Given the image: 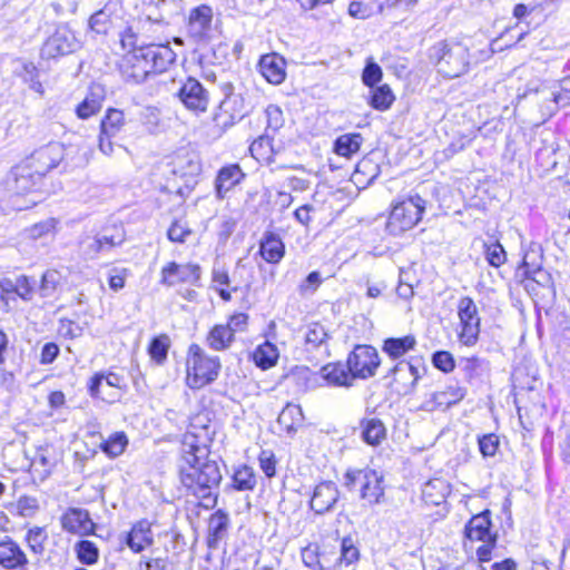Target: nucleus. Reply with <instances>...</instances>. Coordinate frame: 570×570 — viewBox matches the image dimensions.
Masks as SVG:
<instances>
[{
  "mask_svg": "<svg viewBox=\"0 0 570 570\" xmlns=\"http://www.w3.org/2000/svg\"><path fill=\"white\" fill-rule=\"evenodd\" d=\"M234 340L232 330L223 324L215 325L206 337L207 345L214 351L227 350Z\"/></svg>",
  "mask_w": 570,
  "mask_h": 570,
  "instance_id": "nucleus-33",
  "label": "nucleus"
},
{
  "mask_svg": "<svg viewBox=\"0 0 570 570\" xmlns=\"http://www.w3.org/2000/svg\"><path fill=\"white\" fill-rule=\"evenodd\" d=\"M382 76L383 72L381 67L372 59H368L362 72L363 83L370 88H373L377 82L381 81Z\"/></svg>",
  "mask_w": 570,
  "mask_h": 570,
  "instance_id": "nucleus-51",
  "label": "nucleus"
},
{
  "mask_svg": "<svg viewBox=\"0 0 570 570\" xmlns=\"http://www.w3.org/2000/svg\"><path fill=\"white\" fill-rule=\"evenodd\" d=\"M432 364L443 373H450L455 368V360L448 351H436L432 354Z\"/></svg>",
  "mask_w": 570,
  "mask_h": 570,
  "instance_id": "nucleus-52",
  "label": "nucleus"
},
{
  "mask_svg": "<svg viewBox=\"0 0 570 570\" xmlns=\"http://www.w3.org/2000/svg\"><path fill=\"white\" fill-rule=\"evenodd\" d=\"M391 377V384L394 385L399 394L407 395L414 392L417 381L421 377L419 366L407 361H400L395 364L385 379Z\"/></svg>",
  "mask_w": 570,
  "mask_h": 570,
  "instance_id": "nucleus-12",
  "label": "nucleus"
},
{
  "mask_svg": "<svg viewBox=\"0 0 570 570\" xmlns=\"http://www.w3.org/2000/svg\"><path fill=\"white\" fill-rule=\"evenodd\" d=\"M153 542L151 524L147 520L136 522L126 535V544L136 553L141 552Z\"/></svg>",
  "mask_w": 570,
  "mask_h": 570,
  "instance_id": "nucleus-24",
  "label": "nucleus"
},
{
  "mask_svg": "<svg viewBox=\"0 0 570 570\" xmlns=\"http://www.w3.org/2000/svg\"><path fill=\"white\" fill-rule=\"evenodd\" d=\"M220 366L218 356H209L198 344H191L186 360L188 386L197 390L213 383L218 377Z\"/></svg>",
  "mask_w": 570,
  "mask_h": 570,
  "instance_id": "nucleus-4",
  "label": "nucleus"
},
{
  "mask_svg": "<svg viewBox=\"0 0 570 570\" xmlns=\"http://www.w3.org/2000/svg\"><path fill=\"white\" fill-rule=\"evenodd\" d=\"M259 466L267 478L276 474V459L272 451L263 450L258 456Z\"/></svg>",
  "mask_w": 570,
  "mask_h": 570,
  "instance_id": "nucleus-54",
  "label": "nucleus"
},
{
  "mask_svg": "<svg viewBox=\"0 0 570 570\" xmlns=\"http://www.w3.org/2000/svg\"><path fill=\"white\" fill-rule=\"evenodd\" d=\"M213 17V9L207 4H200L189 11L186 29L195 42H202L209 38Z\"/></svg>",
  "mask_w": 570,
  "mask_h": 570,
  "instance_id": "nucleus-13",
  "label": "nucleus"
},
{
  "mask_svg": "<svg viewBox=\"0 0 570 570\" xmlns=\"http://www.w3.org/2000/svg\"><path fill=\"white\" fill-rule=\"evenodd\" d=\"M129 272L127 268L114 267L109 271L108 284L114 292H118L125 287L126 278Z\"/></svg>",
  "mask_w": 570,
  "mask_h": 570,
  "instance_id": "nucleus-57",
  "label": "nucleus"
},
{
  "mask_svg": "<svg viewBox=\"0 0 570 570\" xmlns=\"http://www.w3.org/2000/svg\"><path fill=\"white\" fill-rule=\"evenodd\" d=\"M59 283V273L53 269H49L43 273L41 277V283L39 286V293L42 297L51 296Z\"/></svg>",
  "mask_w": 570,
  "mask_h": 570,
  "instance_id": "nucleus-53",
  "label": "nucleus"
},
{
  "mask_svg": "<svg viewBox=\"0 0 570 570\" xmlns=\"http://www.w3.org/2000/svg\"><path fill=\"white\" fill-rule=\"evenodd\" d=\"M322 284V276L320 272H311L304 281L299 284L298 291L301 295L313 294Z\"/></svg>",
  "mask_w": 570,
  "mask_h": 570,
  "instance_id": "nucleus-56",
  "label": "nucleus"
},
{
  "mask_svg": "<svg viewBox=\"0 0 570 570\" xmlns=\"http://www.w3.org/2000/svg\"><path fill=\"white\" fill-rule=\"evenodd\" d=\"M426 208V200L420 195H411L397 202L391 209L385 229L392 236H400L416 226Z\"/></svg>",
  "mask_w": 570,
  "mask_h": 570,
  "instance_id": "nucleus-5",
  "label": "nucleus"
},
{
  "mask_svg": "<svg viewBox=\"0 0 570 570\" xmlns=\"http://www.w3.org/2000/svg\"><path fill=\"white\" fill-rule=\"evenodd\" d=\"M124 240L125 236L122 233L105 230L94 237H87L81 243V249L87 259H96L99 255L107 254L116 246L121 245Z\"/></svg>",
  "mask_w": 570,
  "mask_h": 570,
  "instance_id": "nucleus-14",
  "label": "nucleus"
},
{
  "mask_svg": "<svg viewBox=\"0 0 570 570\" xmlns=\"http://www.w3.org/2000/svg\"><path fill=\"white\" fill-rule=\"evenodd\" d=\"M285 59L277 53L262 56L258 62L262 76L273 85H279L285 80Z\"/></svg>",
  "mask_w": 570,
  "mask_h": 570,
  "instance_id": "nucleus-23",
  "label": "nucleus"
},
{
  "mask_svg": "<svg viewBox=\"0 0 570 570\" xmlns=\"http://www.w3.org/2000/svg\"><path fill=\"white\" fill-rule=\"evenodd\" d=\"M62 158L61 146L57 142H50L36 150L30 159L29 167L33 170L30 176L37 175L43 177L48 171L58 166Z\"/></svg>",
  "mask_w": 570,
  "mask_h": 570,
  "instance_id": "nucleus-15",
  "label": "nucleus"
},
{
  "mask_svg": "<svg viewBox=\"0 0 570 570\" xmlns=\"http://www.w3.org/2000/svg\"><path fill=\"white\" fill-rule=\"evenodd\" d=\"M458 315L461 325L460 342L465 346L475 345L480 334V317L478 307L471 297L464 296L459 301Z\"/></svg>",
  "mask_w": 570,
  "mask_h": 570,
  "instance_id": "nucleus-8",
  "label": "nucleus"
},
{
  "mask_svg": "<svg viewBox=\"0 0 570 570\" xmlns=\"http://www.w3.org/2000/svg\"><path fill=\"white\" fill-rule=\"evenodd\" d=\"M430 59L445 78L464 75L470 67L469 48L462 42L441 41L430 49Z\"/></svg>",
  "mask_w": 570,
  "mask_h": 570,
  "instance_id": "nucleus-2",
  "label": "nucleus"
},
{
  "mask_svg": "<svg viewBox=\"0 0 570 570\" xmlns=\"http://www.w3.org/2000/svg\"><path fill=\"white\" fill-rule=\"evenodd\" d=\"M200 279V267L196 264H177L170 262L161 268L160 283L174 286L178 283L197 284Z\"/></svg>",
  "mask_w": 570,
  "mask_h": 570,
  "instance_id": "nucleus-16",
  "label": "nucleus"
},
{
  "mask_svg": "<svg viewBox=\"0 0 570 570\" xmlns=\"http://www.w3.org/2000/svg\"><path fill=\"white\" fill-rule=\"evenodd\" d=\"M542 262L543 256L540 246L532 244L524 253L522 263L518 268V273L523 276L534 269H539V267H542Z\"/></svg>",
  "mask_w": 570,
  "mask_h": 570,
  "instance_id": "nucleus-42",
  "label": "nucleus"
},
{
  "mask_svg": "<svg viewBox=\"0 0 570 570\" xmlns=\"http://www.w3.org/2000/svg\"><path fill=\"white\" fill-rule=\"evenodd\" d=\"M460 366L465 380L471 384L482 380L490 371L489 362L478 356L462 358Z\"/></svg>",
  "mask_w": 570,
  "mask_h": 570,
  "instance_id": "nucleus-28",
  "label": "nucleus"
},
{
  "mask_svg": "<svg viewBox=\"0 0 570 570\" xmlns=\"http://www.w3.org/2000/svg\"><path fill=\"white\" fill-rule=\"evenodd\" d=\"M78 560L87 566L95 564L99 558L97 546L89 540H80L75 546Z\"/></svg>",
  "mask_w": 570,
  "mask_h": 570,
  "instance_id": "nucleus-46",
  "label": "nucleus"
},
{
  "mask_svg": "<svg viewBox=\"0 0 570 570\" xmlns=\"http://www.w3.org/2000/svg\"><path fill=\"white\" fill-rule=\"evenodd\" d=\"M499 448V438L495 434H485L479 439V449L483 456H493Z\"/></svg>",
  "mask_w": 570,
  "mask_h": 570,
  "instance_id": "nucleus-58",
  "label": "nucleus"
},
{
  "mask_svg": "<svg viewBox=\"0 0 570 570\" xmlns=\"http://www.w3.org/2000/svg\"><path fill=\"white\" fill-rule=\"evenodd\" d=\"M220 91L224 98L214 114L213 120L217 127L226 130L242 120L248 110L242 88L236 89L232 82L226 81L220 83Z\"/></svg>",
  "mask_w": 570,
  "mask_h": 570,
  "instance_id": "nucleus-6",
  "label": "nucleus"
},
{
  "mask_svg": "<svg viewBox=\"0 0 570 570\" xmlns=\"http://www.w3.org/2000/svg\"><path fill=\"white\" fill-rule=\"evenodd\" d=\"M395 97L387 85L371 88L370 105L376 110H386L393 104Z\"/></svg>",
  "mask_w": 570,
  "mask_h": 570,
  "instance_id": "nucleus-39",
  "label": "nucleus"
},
{
  "mask_svg": "<svg viewBox=\"0 0 570 570\" xmlns=\"http://www.w3.org/2000/svg\"><path fill=\"white\" fill-rule=\"evenodd\" d=\"M363 140L358 132L341 135L334 141V151L340 156L350 158L360 150Z\"/></svg>",
  "mask_w": 570,
  "mask_h": 570,
  "instance_id": "nucleus-34",
  "label": "nucleus"
},
{
  "mask_svg": "<svg viewBox=\"0 0 570 570\" xmlns=\"http://www.w3.org/2000/svg\"><path fill=\"white\" fill-rule=\"evenodd\" d=\"M485 246V258L493 267H500L507 259V254L503 246L499 242L491 243Z\"/></svg>",
  "mask_w": 570,
  "mask_h": 570,
  "instance_id": "nucleus-50",
  "label": "nucleus"
},
{
  "mask_svg": "<svg viewBox=\"0 0 570 570\" xmlns=\"http://www.w3.org/2000/svg\"><path fill=\"white\" fill-rule=\"evenodd\" d=\"M340 499V490L333 481L318 483L311 498L309 507L317 514L332 511Z\"/></svg>",
  "mask_w": 570,
  "mask_h": 570,
  "instance_id": "nucleus-17",
  "label": "nucleus"
},
{
  "mask_svg": "<svg viewBox=\"0 0 570 570\" xmlns=\"http://www.w3.org/2000/svg\"><path fill=\"white\" fill-rule=\"evenodd\" d=\"M303 421V412L299 405L287 404L279 413L277 423L282 425L286 432L291 433L296 430Z\"/></svg>",
  "mask_w": 570,
  "mask_h": 570,
  "instance_id": "nucleus-38",
  "label": "nucleus"
},
{
  "mask_svg": "<svg viewBox=\"0 0 570 570\" xmlns=\"http://www.w3.org/2000/svg\"><path fill=\"white\" fill-rule=\"evenodd\" d=\"M259 253L267 263L277 264L285 255V245L278 235L266 232L259 243Z\"/></svg>",
  "mask_w": 570,
  "mask_h": 570,
  "instance_id": "nucleus-26",
  "label": "nucleus"
},
{
  "mask_svg": "<svg viewBox=\"0 0 570 570\" xmlns=\"http://www.w3.org/2000/svg\"><path fill=\"white\" fill-rule=\"evenodd\" d=\"M105 99V87L100 83L92 82L82 101L76 106V116L81 120H87L97 115L101 110Z\"/></svg>",
  "mask_w": 570,
  "mask_h": 570,
  "instance_id": "nucleus-19",
  "label": "nucleus"
},
{
  "mask_svg": "<svg viewBox=\"0 0 570 570\" xmlns=\"http://www.w3.org/2000/svg\"><path fill=\"white\" fill-rule=\"evenodd\" d=\"M253 358L262 370L271 368L278 360V350L274 344L266 342L255 350Z\"/></svg>",
  "mask_w": 570,
  "mask_h": 570,
  "instance_id": "nucleus-36",
  "label": "nucleus"
},
{
  "mask_svg": "<svg viewBox=\"0 0 570 570\" xmlns=\"http://www.w3.org/2000/svg\"><path fill=\"white\" fill-rule=\"evenodd\" d=\"M29 559L10 537L0 541V567L4 570H28Z\"/></svg>",
  "mask_w": 570,
  "mask_h": 570,
  "instance_id": "nucleus-18",
  "label": "nucleus"
},
{
  "mask_svg": "<svg viewBox=\"0 0 570 570\" xmlns=\"http://www.w3.org/2000/svg\"><path fill=\"white\" fill-rule=\"evenodd\" d=\"M62 529L75 534H88L94 529L89 512L79 508L69 509L61 518Z\"/></svg>",
  "mask_w": 570,
  "mask_h": 570,
  "instance_id": "nucleus-22",
  "label": "nucleus"
},
{
  "mask_svg": "<svg viewBox=\"0 0 570 570\" xmlns=\"http://www.w3.org/2000/svg\"><path fill=\"white\" fill-rule=\"evenodd\" d=\"M490 528V511L485 510L469 520L464 534L471 541L495 542L497 537L491 534Z\"/></svg>",
  "mask_w": 570,
  "mask_h": 570,
  "instance_id": "nucleus-21",
  "label": "nucleus"
},
{
  "mask_svg": "<svg viewBox=\"0 0 570 570\" xmlns=\"http://www.w3.org/2000/svg\"><path fill=\"white\" fill-rule=\"evenodd\" d=\"M128 445V438L124 432H116L101 444V450L110 458H117L124 453Z\"/></svg>",
  "mask_w": 570,
  "mask_h": 570,
  "instance_id": "nucleus-47",
  "label": "nucleus"
},
{
  "mask_svg": "<svg viewBox=\"0 0 570 570\" xmlns=\"http://www.w3.org/2000/svg\"><path fill=\"white\" fill-rule=\"evenodd\" d=\"M322 377L331 385L350 387L354 384V377L347 367V363H330L321 368Z\"/></svg>",
  "mask_w": 570,
  "mask_h": 570,
  "instance_id": "nucleus-27",
  "label": "nucleus"
},
{
  "mask_svg": "<svg viewBox=\"0 0 570 570\" xmlns=\"http://www.w3.org/2000/svg\"><path fill=\"white\" fill-rule=\"evenodd\" d=\"M361 428L362 439L368 445H379L386 439V428L377 417L362 420Z\"/></svg>",
  "mask_w": 570,
  "mask_h": 570,
  "instance_id": "nucleus-29",
  "label": "nucleus"
},
{
  "mask_svg": "<svg viewBox=\"0 0 570 570\" xmlns=\"http://www.w3.org/2000/svg\"><path fill=\"white\" fill-rule=\"evenodd\" d=\"M109 23V14L105 10L95 12L89 19L90 28L97 33H106Z\"/></svg>",
  "mask_w": 570,
  "mask_h": 570,
  "instance_id": "nucleus-62",
  "label": "nucleus"
},
{
  "mask_svg": "<svg viewBox=\"0 0 570 570\" xmlns=\"http://www.w3.org/2000/svg\"><path fill=\"white\" fill-rule=\"evenodd\" d=\"M17 508L22 517H31L39 509L38 500L33 497L23 495L18 500Z\"/></svg>",
  "mask_w": 570,
  "mask_h": 570,
  "instance_id": "nucleus-63",
  "label": "nucleus"
},
{
  "mask_svg": "<svg viewBox=\"0 0 570 570\" xmlns=\"http://www.w3.org/2000/svg\"><path fill=\"white\" fill-rule=\"evenodd\" d=\"M245 177L237 164L228 165L219 169L215 180L217 197L223 199L226 194Z\"/></svg>",
  "mask_w": 570,
  "mask_h": 570,
  "instance_id": "nucleus-25",
  "label": "nucleus"
},
{
  "mask_svg": "<svg viewBox=\"0 0 570 570\" xmlns=\"http://www.w3.org/2000/svg\"><path fill=\"white\" fill-rule=\"evenodd\" d=\"M230 519L227 512L217 510L208 520L206 544L209 550H217L228 534Z\"/></svg>",
  "mask_w": 570,
  "mask_h": 570,
  "instance_id": "nucleus-20",
  "label": "nucleus"
},
{
  "mask_svg": "<svg viewBox=\"0 0 570 570\" xmlns=\"http://www.w3.org/2000/svg\"><path fill=\"white\" fill-rule=\"evenodd\" d=\"M48 540L46 528L33 527L30 528L26 534V541L30 551L37 556H42L45 552V543Z\"/></svg>",
  "mask_w": 570,
  "mask_h": 570,
  "instance_id": "nucleus-45",
  "label": "nucleus"
},
{
  "mask_svg": "<svg viewBox=\"0 0 570 570\" xmlns=\"http://www.w3.org/2000/svg\"><path fill=\"white\" fill-rule=\"evenodd\" d=\"M179 475L186 492L200 501L205 509L217 504L223 480L218 461L209 456L205 445L198 444L195 434L187 433L181 442Z\"/></svg>",
  "mask_w": 570,
  "mask_h": 570,
  "instance_id": "nucleus-1",
  "label": "nucleus"
},
{
  "mask_svg": "<svg viewBox=\"0 0 570 570\" xmlns=\"http://www.w3.org/2000/svg\"><path fill=\"white\" fill-rule=\"evenodd\" d=\"M360 559V550L355 546L352 537H344L341 542V563L350 566Z\"/></svg>",
  "mask_w": 570,
  "mask_h": 570,
  "instance_id": "nucleus-49",
  "label": "nucleus"
},
{
  "mask_svg": "<svg viewBox=\"0 0 570 570\" xmlns=\"http://www.w3.org/2000/svg\"><path fill=\"white\" fill-rule=\"evenodd\" d=\"M466 390L458 384L449 385L443 391L435 392V400L439 404L449 407L464 399Z\"/></svg>",
  "mask_w": 570,
  "mask_h": 570,
  "instance_id": "nucleus-44",
  "label": "nucleus"
},
{
  "mask_svg": "<svg viewBox=\"0 0 570 570\" xmlns=\"http://www.w3.org/2000/svg\"><path fill=\"white\" fill-rule=\"evenodd\" d=\"M266 122H267V129H272L273 131H276L278 128L283 126V112L282 110L274 105H269L266 108Z\"/></svg>",
  "mask_w": 570,
  "mask_h": 570,
  "instance_id": "nucleus-59",
  "label": "nucleus"
},
{
  "mask_svg": "<svg viewBox=\"0 0 570 570\" xmlns=\"http://www.w3.org/2000/svg\"><path fill=\"white\" fill-rule=\"evenodd\" d=\"M35 282H31L28 276L21 275L16 279L17 295L23 301H31L33 295Z\"/></svg>",
  "mask_w": 570,
  "mask_h": 570,
  "instance_id": "nucleus-60",
  "label": "nucleus"
},
{
  "mask_svg": "<svg viewBox=\"0 0 570 570\" xmlns=\"http://www.w3.org/2000/svg\"><path fill=\"white\" fill-rule=\"evenodd\" d=\"M330 335L325 327L320 323H313L308 326L305 334V344L307 350H317L327 345Z\"/></svg>",
  "mask_w": 570,
  "mask_h": 570,
  "instance_id": "nucleus-41",
  "label": "nucleus"
},
{
  "mask_svg": "<svg viewBox=\"0 0 570 570\" xmlns=\"http://www.w3.org/2000/svg\"><path fill=\"white\" fill-rule=\"evenodd\" d=\"M125 124L126 121L122 110L108 108L100 121V131H102V135L117 136L124 128Z\"/></svg>",
  "mask_w": 570,
  "mask_h": 570,
  "instance_id": "nucleus-35",
  "label": "nucleus"
},
{
  "mask_svg": "<svg viewBox=\"0 0 570 570\" xmlns=\"http://www.w3.org/2000/svg\"><path fill=\"white\" fill-rule=\"evenodd\" d=\"M59 346L56 343H46L41 350L40 363L43 365L51 364L59 355Z\"/></svg>",
  "mask_w": 570,
  "mask_h": 570,
  "instance_id": "nucleus-64",
  "label": "nucleus"
},
{
  "mask_svg": "<svg viewBox=\"0 0 570 570\" xmlns=\"http://www.w3.org/2000/svg\"><path fill=\"white\" fill-rule=\"evenodd\" d=\"M168 569V558H147L142 557L138 563L137 570H167Z\"/></svg>",
  "mask_w": 570,
  "mask_h": 570,
  "instance_id": "nucleus-61",
  "label": "nucleus"
},
{
  "mask_svg": "<svg viewBox=\"0 0 570 570\" xmlns=\"http://www.w3.org/2000/svg\"><path fill=\"white\" fill-rule=\"evenodd\" d=\"M150 73L149 67L138 57V52L134 53L131 62L122 70L125 81L132 85L142 83Z\"/></svg>",
  "mask_w": 570,
  "mask_h": 570,
  "instance_id": "nucleus-31",
  "label": "nucleus"
},
{
  "mask_svg": "<svg viewBox=\"0 0 570 570\" xmlns=\"http://www.w3.org/2000/svg\"><path fill=\"white\" fill-rule=\"evenodd\" d=\"M56 224L57 222L53 218L37 223L27 230L28 236L32 239H38L53 232Z\"/></svg>",
  "mask_w": 570,
  "mask_h": 570,
  "instance_id": "nucleus-55",
  "label": "nucleus"
},
{
  "mask_svg": "<svg viewBox=\"0 0 570 570\" xmlns=\"http://www.w3.org/2000/svg\"><path fill=\"white\" fill-rule=\"evenodd\" d=\"M169 347L170 340L168 335L161 334L151 340L148 346V354L154 362L161 365L167 360Z\"/></svg>",
  "mask_w": 570,
  "mask_h": 570,
  "instance_id": "nucleus-40",
  "label": "nucleus"
},
{
  "mask_svg": "<svg viewBox=\"0 0 570 570\" xmlns=\"http://www.w3.org/2000/svg\"><path fill=\"white\" fill-rule=\"evenodd\" d=\"M450 493V487L443 479H432L422 489V495L426 503L439 505Z\"/></svg>",
  "mask_w": 570,
  "mask_h": 570,
  "instance_id": "nucleus-32",
  "label": "nucleus"
},
{
  "mask_svg": "<svg viewBox=\"0 0 570 570\" xmlns=\"http://www.w3.org/2000/svg\"><path fill=\"white\" fill-rule=\"evenodd\" d=\"M343 487L351 493H358L370 507L384 500L383 475L370 468L348 469L343 475Z\"/></svg>",
  "mask_w": 570,
  "mask_h": 570,
  "instance_id": "nucleus-3",
  "label": "nucleus"
},
{
  "mask_svg": "<svg viewBox=\"0 0 570 570\" xmlns=\"http://www.w3.org/2000/svg\"><path fill=\"white\" fill-rule=\"evenodd\" d=\"M415 345V337L413 335H405L403 337H390L384 340L382 350L391 358L396 360L413 350Z\"/></svg>",
  "mask_w": 570,
  "mask_h": 570,
  "instance_id": "nucleus-30",
  "label": "nucleus"
},
{
  "mask_svg": "<svg viewBox=\"0 0 570 570\" xmlns=\"http://www.w3.org/2000/svg\"><path fill=\"white\" fill-rule=\"evenodd\" d=\"M232 480L233 487L237 491L253 490L257 483L253 468L246 464H243L235 469Z\"/></svg>",
  "mask_w": 570,
  "mask_h": 570,
  "instance_id": "nucleus-37",
  "label": "nucleus"
},
{
  "mask_svg": "<svg viewBox=\"0 0 570 570\" xmlns=\"http://www.w3.org/2000/svg\"><path fill=\"white\" fill-rule=\"evenodd\" d=\"M138 57L142 58L149 67L151 73H159L173 65L176 60V53L169 43H151L139 48Z\"/></svg>",
  "mask_w": 570,
  "mask_h": 570,
  "instance_id": "nucleus-11",
  "label": "nucleus"
},
{
  "mask_svg": "<svg viewBox=\"0 0 570 570\" xmlns=\"http://www.w3.org/2000/svg\"><path fill=\"white\" fill-rule=\"evenodd\" d=\"M354 380H368L376 374L381 357L371 345H356L346 358Z\"/></svg>",
  "mask_w": 570,
  "mask_h": 570,
  "instance_id": "nucleus-7",
  "label": "nucleus"
},
{
  "mask_svg": "<svg viewBox=\"0 0 570 570\" xmlns=\"http://www.w3.org/2000/svg\"><path fill=\"white\" fill-rule=\"evenodd\" d=\"M177 97L180 102L195 114L205 112L210 101L209 91L196 78L188 77L179 88Z\"/></svg>",
  "mask_w": 570,
  "mask_h": 570,
  "instance_id": "nucleus-9",
  "label": "nucleus"
},
{
  "mask_svg": "<svg viewBox=\"0 0 570 570\" xmlns=\"http://www.w3.org/2000/svg\"><path fill=\"white\" fill-rule=\"evenodd\" d=\"M569 105L570 96L566 92L562 86H560V90H553L550 92V96L543 102L542 108L546 110V114L551 117L556 115L560 108Z\"/></svg>",
  "mask_w": 570,
  "mask_h": 570,
  "instance_id": "nucleus-43",
  "label": "nucleus"
},
{
  "mask_svg": "<svg viewBox=\"0 0 570 570\" xmlns=\"http://www.w3.org/2000/svg\"><path fill=\"white\" fill-rule=\"evenodd\" d=\"M79 43L73 32L66 26H60L46 40L41 48L43 58L53 59L59 56L72 53Z\"/></svg>",
  "mask_w": 570,
  "mask_h": 570,
  "instance_id": "nucleus-10",
  "label": "nucleus"
},
{
  "mask_svg": "<svg viewBox=\"0 0 570 570\" xmlns=\"http://www.w3.org/2000/svg\"><path fill=\"white\" fill-rule=\"evenodd\" d=\"M303 563L312 570H325L320 561V547L317 543H309L301 551Z\"/></svg>",
  "mask_w": 570,
  "mask_h": 570,
  "instance_id": "nucleus-48",
  "label": "nucleus"
}]
</instances>
